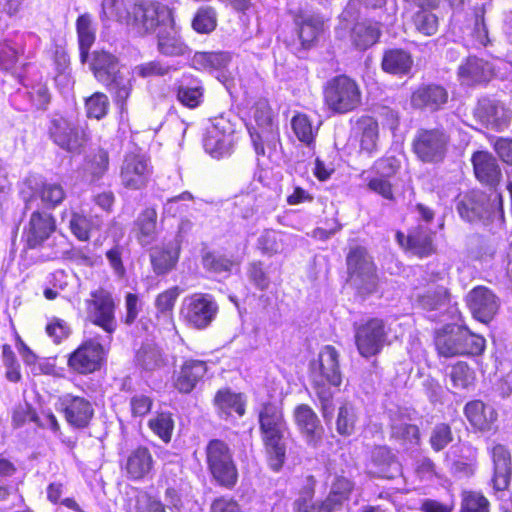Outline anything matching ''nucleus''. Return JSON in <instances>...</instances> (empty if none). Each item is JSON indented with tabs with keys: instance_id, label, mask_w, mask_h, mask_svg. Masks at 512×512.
Wrapping results in <instances>:
<instances>
[{
	"instance_id": "nucleus-3",
	"label": "nucleus",
	"mask_w": 512,
	"mask_h": 512,
	"mask_svg": "<svg viewBox=\"0 0 512 512\" xmlns=\"http://www.w3.org/2000/svg\"><path fill=\"white\" fill-rule=\"evenodd\" d=\"M238 123L239 119L234 115L212 118L203 136L205 152L215 159L231 156L238 140Z\"/></svg>"
},
{
	"instance_id": "nucleus-17",
	"label": "nucleus",
	"mask_w": 512,
	"mask_h": 512,
	"mask_svg": "<svg viewBox=\"0 0 512 512\" xmlns=\"http://www.w3.org/2000/svg\"><path fill=\"white\" fill-rule=\"evenodd\" d=\"M56 228V219L51 213L41 210L33 211L23 230L25 249L36 250L42 248L44 243L54 234Z\"/></svg>"
},
{
	"instance_id": "nucleus-8",
	"label": "nucleus",
	"mask_w": 512,
	"mask_h": 512,
	"mask_svg": "<svg viewBox=\"0 0 512 512\" xmlns=\"http://www.w3.org/2000/svg\"><path fill=\"white\" fill-rule=\"evenodd\" d=\"M349 276L361 294H371L376 291L378 277L376 266L366 248L352 247L346 257Z\"/></svg>"
},
{
	"instance_id": "nucleus-53",
	"label": "nucleus",
	"mask_w": 512,
	"mask_h": 512,
	"mask_svg": "<svg viewBox=\"0 0 512 512\" xmlns=\"http://www.w3.org/2000/svg\"><path fill=\"white\" fill-rule=\"evenodd\" d=\"M290 236L286 233L266 230L258 238V248L266 254L282 253L285 250V245L289 241Z\"/></svg>"
},
{
	"instance_id": "nucleus-1",
	"label": "nucleus",
	"mask_w": 512,
	"mask_h": 512,
	"mask_svg": "<svg viewBox=\"0 0 512 512\" xmlns=\"http://www.w3.org/2000/svg\"><path fill=\"white\" fill-rule=\"evenodd\" d=\"M313 388L321 405L322 417L328 425L334 414L333 387H339L342 374L339 366V353L335 347L325 345L321 348L317 359L310 363Z\"/></svg>"
},
{
	"instance_id": "nucleus-27",
	"label": "nucleus",
	"mask_w": 512,
	"mask_h": 512,
	"mask_svg": "<svg viewBox=\"0 0 512 512\" xmlns=\"http://www.w3.org/2000/svg\"><path fill=\"white\" fill-rule=\"evenodd\" d=\"M173 91L183 106L194 109L203 102L205 89L198 77L184 73L174 82Z\"/></svg>"
},
{
	"instance_id": "nucleus-51",
	"label": "nucleus",
	"mask_w": 512,
	"mask_h": 512,
	"mask_svg": "<svg viewBox=\"0 0 512 512\" xmlns=\"http://www.w3.org/2000/svg\"><path fill=\"white\" fill-rule=\"evenodd\" d=\"M291 127L300 142L308 148L314 147L319 125H313L311 118L304 113H297L291 119Z\"/></svg>"
},
{
	"instance_id": "nucleus-18",
	"label": "nucleus",
	"mask_w": 512,
	"mask_h": 512,
	"mask_svg": "<svg viewBox=\"0 0 512 512\" xmlns=\"http://www.w3.org/2000/svg\"><path fill=\"white\" fill-rule=\"evenodd\" d=\"M152 174V166L146 155L130 152L124 157L120 178L124 187L140 190L146 187Z\"/></svg>"
},
{
	"instance_id": "nucleus-55",
	"label": "nucleus",
	"mask_w": 512,
	"mask_h": 512,
	"mask_svg": "<svg viewBox=\"0 0 512 512\" xmlns=\"http://www.w3.org/2000/svg\"><path fill=\"white\" fill-rule=\"evenodd\" d=\"M354 488V483L344 476H336L331 485L328 497L325 499L331 509L334 511L348 500L350 493Z\"/></svg>"
},
{
	"instance_id": "nucleus-33",
	"label": "nucleus",
	"mask_w": 512,
	"mask_h": 512,
	"mask_svg": "<svg viewBox=\"0 0 512 512\" xmlns=\"http://www.w3.org/2000/svg\"><path fill=\"white\" fill-rule=\"evenodd\" d=\"M493 476L491 483L496 491L508 488L511 479V456L503 445H496L492 449Z\"/></svg>"
},
{
	"instance_id": "nucleus-47",
	"label": "nucleus",
	"mask_w": 512,
	"mask_h": 512,
	"mask_svg": "<svg viewBox=\"0 0 512 512\" xmlns=\"http://www.w3.org/2000/svg\"><path fill=\"white\" fill-rule=\"evenodd\" d=\"M315 484L314 476H306L300 495L294 502V510L296 512H333L326 500L320 504H315L312 501Z\"/></svg>"
},
{
	"instance_id": "nucleus-41",
	"label": "nucleus",
	"mask_w": 512,
	"mask_h": 512,
	"mask_svg": "<svg viewBox=\"0 0 512 512\" xmlns=\"http://www.w3.org/2000/svg\"><path fill=\"white\" fill-rule=\"evenodd\" d=\"M391 437L402 440L405 443L417 444L419 441V428L416 425L408 423L406 411L397 408L395 411H389Z\"/></svg>"
},
{
	"instance_id": "nucleus-26",
	"label": "nucleus",
	"mask_w": 512,
	"mask_h": 512,
	"mask_svg": "<svg viewBox=\"0 0 512 512\" xmlns=\"http://www.w3.org/2000/svg\"><path fill=\"white\" fill-rule=\"evenodd\" d=\"M208 371L205 361L188 359L174 373V387L182 394H189L203 382Z\"/></svg>"
},
{
	"instance_id": "nucleus-12",
	"label": "nucleus",
	"mask_w": 512,
	"mask_h": 512,
	"mask_svg": "<svg viewBox=\"0 0 512 512\" xmlns=\"http://www.w3.org/2000/svg\"><path fill=\"white\" fill-rule=\"evenodd\" d=\"M399 169L400 161L395 156H385L376 160L370 171L373 175L365 177L368 189L383 199L394 202L392 179Z\"/></svg>"
},
{
	"instance_id": "nucleus-62",
	"label": "nucleus",
	"mask_w": 512,
	"mask_h": 512,
	"mask_svg": "<svg viewBox=\"0 0 512 512\" xmlns=\"http://www.w3.org/2000/svg\"><path fill=\"white\" fill-rule=\"evenodd\" d=\"M429 9L421 8L413 17L416 29L426 36L435 34L438 29V19Z\"/></svg>"
},
{
	"instance_id": "nucleus-36",
	"label": "nucleus",
	"mask_w": 512,
	"mask_h": 512,
	"mask_svg": "<svg viewBox=\"0 0 512 512\" xmlns=\"http://www.w3.org/2000/svg\"><path fill=\"white\" fill-rule=\"evenodd\" d=\"M360 152L372 157L379 151V126L371 116H361L356 122Z\"/></svg>"
},
{
	"instance_id": "nucleus-22",
	"label": "nucleus",
	"mask_w": 512,
	"mask_h": 512,
	"mask_svg": "<svg viewBox=\"0 0 512 512\" xmlns=\"http://www.w3.org/2000/svg\"><path fill=\"white\" fill-rule=\"evenodd\" d=\"M249 135L259 162L267 159L277 162L282 156L279 129L254 130L250 128Z\"/></svg>"
},
{
	"instance_id": "nucleus-9",
	"label": "nucleus",
	"mask_w": 512,
	"mask_h": 512,
	"mask_svg": "<svg viewBox=\"0 0 512 512\" xmlns=\"http://www.w3.org/2000/svg\"><path fill=\"white\" fill-rule=\"evenodd\" d=\"M218 310V304L211 294L194 293L183 299L180 317L189 327L203 330L215 320Z\"/></svg>"
},
{
	"instance_id": "nucleus-42",
	"label": "nucleus",
	"mask_w": 512,
	"mask_h": 512,
	"mask_svg": "<svg viewBox=\"0 0 512 512\" xmlns=\"http://www.w3.org/2000/svg\"><path fill=\"white\" fill-rule=\"evenodd\" d=\"M36 197L41 199L44 207L54 209L63 202L66 194L61 184L43 181L37 185L33 194L24 199L25 210L31 209L32 201Z\"/></svg>"
},
{
	"instance_id": "nucleus-32",
	"label": "nucleus",
	"mask_w": 512,
	"mask_h": 512,
	"mask_svg": "<svg viewBox=\"0 0 512 512\" xmlns=\"http://www.w3.org/2000/svg\"><path fill=\"white\" fill-rule=\"evenodd\" d=\"M157 48L162 55L169 57L185 56L190 51L172 24V20L158 30Z\"/></svg>"
},
{
	"instance_id": "nucleus-25",
	"label": "nucleus",
	"mask_w": 512,
	"mask_h": 512,
	"mask_svg": "<svg viewBox=\"0 0 512 512\" xmlns=\"http://www.w3.org/2000/svg\"><path fill=\"white\" fill-rule=\"evenodd\" d=\"M395 21V13L385 12L379 15L375 23L359 22L356 23L351 31V39L356 48L365 50L374 45L380 37L381 26H390Z\"/></svg>"
},
{
	"instance_id": "nucleus-19",
	"label": "nucleus",
	"mask_w": 512,
	"mask_h": 512,
	"mask_svg": "<svg viewBox=\"0 0 512 512\" xmlns=\"http://www.w3.org/2000/svg\"><path fill=\"white\" fill-rule=\"evenodd\" d=\"M366 472L374 478L394 479L402 473L397 455L387 446L371 449L365 464Z\"/></svg>"
},
{
	"instance_id": "nucleus-23",
	"label": "nucleus",
	"mask_w": 512,
	"mask_h": 512,
	"mask_svg": "<svg viewBox=\"0 0 512 512\" xmlns=\"http://www.w3.org/2000/svg\"><path fill=\"white\" fill-rule=\"evenodd\" d=\"M474 116L484 126L501 131L510 121V112L498 100L484 97L479 99Z\"/></svg>"
},
{
	"instance_id": "nucleus-7",
	"label": "nucleus",
	"mask_w": 512,
	"mask_h": 512,
	"mask_svg": "<svg viewBox=\"0 0 512 512\" xmlns=\"http://www.w3.org/2000/svg\"><path fill=\"white\" fill-rule=\"evenodd\" d=\"M171 11L166 5L142 1L131 6L126 26L135 34L144 36L171 21Z\"/></svg>"
},
{
	"instance_id": "nucleus-49",
	"label": "nucleus",
	"mask_w": 512,
	"mask_h": 512,
	"mask_svg": "<svg viewBox=\"0 0 512 512\" xmlns=\"http://www.w3.org/2000/svg\"><path fill=\"white\" fill-rule=\"evenodd\" d=\"M135 364L138 368L151 372L164 366V358L159 347L152 342H145L136 351Z\"/></svg>"
},
{
	"instance_id": "nucleus-40",
	"label": "nucleus",
	"mask_w": 512,
	"mask_h": 512,
	"mask_svg": "<svg viewBox=\"0 0 512 512\" xmlns=\"http://www.w3.org/2000/svg\"><path fill=\"white\" fill-rule=\"evenodd\" d=\"M180 253L178 240L166 243L163 247H156L150 253L153 271L157 275H165L177 264Z\"/></svg>"
},
{
	"instance_id": "nucleus-11",
	"label": "nucleus",
	"mask_w": 512,
	"mask_h": 512,
	"mask_svg": "<svg viewBox=\"0 0 512 512\" xmlns=\"http://www.w3.org/2000/svg\"><path fill=\"white\" fill-rule=\"evenodd\" d=\"M411 299L413 305L434 322L445 321L448 314L454 313V308L450 306L449 293L443 286L417 290L413 292Z\"/></svg>"
},
{
	"instance_id": "nucleus-13",
	"label": "nucleus",
	"mask_w": 512,
	"mask_h": 512,
	"mask_svg": "<svg viewBox=\"0 0 512 512\" xmlns=\"http://www.w3.org/2000/svg\"><path fill=\"white\" fill-rule=\"evenodd\" d=\"M116 304L111 293L98 289V327L102 328L106 335L98 340V371L101 370L103 362L109 351L112 342V334L117 328L115 318Z\"/></svg>"
},
{
	"instance_id": "nucleus-24",
	"label": "nucleus",
	"mask_w": 512,
	"mask_h": 512,
	"mask_svg": "<svg viewBox=\"0 0 512 512\" xmlns=\"http://www.w3.org/2000/svg\"><path fill=\"white\" fill-rule=\"evenodd\" d=\"M294 421L306 443L315 448L323 438L324 429L314 410L307 404H300L294 409Z\"/></svg>"
},
{
	"instance_id": "nucleus-50",
	"label": "nucleus",
	"mask_w": 512,
	"mask_h": 512,
	"mask_svg": "<svg viewBox=\"0 0 512 512\" xmlns=\"http://www.w3.org/2000/svg\"><path fill=\"white\" fill-rule=\"evenodd\" d=\"M16 79L20 84L27 88V97L30 103L37 110H46L51 102V93L46 80L41 77L35 83L26 85L24 83V76L17 74Z\"/></svg>"
},
{
	"instance_id": "nucleus-2",
	"label": "nucleus",
	"mask_w": 512,
	"mask_h": 512,
	"mask_svg": "<svg viewBox=\"0 0 512 512\" xmlns=\"http://www.w3.org/2000/svg\"><path fill=\"white\" fill-rule=\"evenodd\" d=\"M258 418L270 466L274 471H279L286 457L287 425L282 410L277 404L267 402L261 406Z\"/></svg>"
},
{
	"instance_id": "nucleus-34",
	"label": "nucleus",
	"mask_w": 512,
	"mask_h": 512,
	"mask_svg": "<svg viewBox=\"0 0 512 512\" xmlns=\"http://www.w3.org/2000/svg\"><path fill=\"white\" fill-rule=\"evenodd\" d=\"M396 238L402 246L406 243V248L420 257L428 256L434 251L432 232L423 226L411 230L407 236L397 232Z\"/></svg>"
},
{
	"instance_id": "nucleus-39",
	"label": "nucleus",
	"mask_w": 512,
	"mask_h": 512,
	"mask_svg": "<svg viewBox=\"0 0 512 512\" xmlns=\"http://www.w3.org/2000/svg\"><path fill=\"white\" fill-rule=\"evenodd\" d=\"M68 366L79 374H89L96 370V342L84 341L68 357Z\"/></svg>"
},
{
	"instance_id": "nucleus-46",
	"label": "nucleus",
	"mask_w": 512,
	"mask_h": 512,
	"mask_svg": "<svg viewBox=\"0 0 512 512\" xmlns=\"http://www.w3.org/2000/svg\"><path fill=\"white\" fill-rule=\"evenodd\" d=\"M413 63V58L408 51L394 48L385 51L381 65L382 69L389 74L406 76L411 72Z\"/></svg>"
},
{
	"instance_id": "nucleus-64",
	"label": "nucleus",
	"mask_w": 512,
	"mask_h": 512,
	"mask_svg": "<svg viewBox=\"0 0 512 512\" xmlns=\"http://www.w3.org/2000/svg\"><path fill=\"white\" fill-rule=\"evenodd\" d=\"M453 441L451 428L446 423L436 424L430 434L429 443L435 452L442 451Z\"/></svg>"
},
{
	"instance_id": "nucleus-29",
	"label": "nucleus",
	"mask_w": 512,
	"mask_h": 512,
	"mask_svg": "<svg viewBox=\"0 0 512 512\" xmlns=\"http://www.w3.org/2000/svg\"><path fill=\"white\" fill-rule=\"evenodd\" d=\"M447 101L448 91L438 84L422 85L411 96V104L414 108L431 112L440 110Z\"/></svg>"
},
{
	"instance_id": "nucleus-38",
	"label": "nucleus",
	"mask_w": 512,
	"mask_h": 512,
	"mask_svg": "<svg viewBox=\"0 0 512 512\" xmlns=\"http://www.w3.org/2000/svg\"><path fill=\"white\" fill-rule=\"evenodd\" d=\"M218 415L224 420L242 417L245 414V402L242 395L228 388L220 389L214 397Z\"/></svg>"
},
{
	"instance_id": "nucleus-14",
	"label": "nucleus",
	"mask_w": 512,
	"mask_h": 512,
	"mask_svg": "<svg viewBox=\"0 0 512 512\" xmlns=\"http://www.w3.org/2000/svg\"><path fill=\"white\" fill-rule=\"evenodd\" d=\"M448 140L442 128L419 129L413 139V151L423 162H438L446 153Z\"/></svg>"
},
{
	"instance_id": "nucleus-28",
	"label": "nucleus",
	"mask_w": 512,
	"mask_h": 512,
	"mask_svg": "<svg viewBox=\"0 0 512 512\" xmlns=\"http://www.w3.org/2000/svg\"><path fill=\"white\" fill-rule=\"evenodd\" d=\"M493 74L491 63L476 56H469L458 68V77L462 85L475 86L487 83Z\"/></svg>"
},
{
	"instance_id": "nucleus-54",
	"label": "nucleus",
	"mask_w": 512,
	"mask_h": 512,
	"mask_svg": "<svg viewBox=\"0 0 512 512\" xmlns=\"http://www.w3.org/2000/svg\"><path fill=\"white\" fill-rule=\"evenodd\" d=\"M233 266L234 261L225 254L213 251L203 256V267L217 276L228 277Z\"/></svg>"
},
{
	"instance_id": "nucleus-20",
	"label": "nucleus",
	"mask_w": 512,
	"mask_h": 512,
	"mask_svg": "<svg viewBox=\"0 0 512 512\" xmlns=\"http://www.w3.org/2000/svg\"><path fill=\"white\" fill-rule=\"evenodd\" d=\"M131 6L128 7L124 0H102L101 22L103 41L115 40L123 24L126 25Z\"/></svg>"
},
{
	"instance_id": "nucleus-59",
	"label": "nucleus",
	"mask_w": 512,
	"mask_h": 512,
	"mask_svg": "<svg viewBox=\"0 0 512 512\" xmlns=\"http://www.w3.org/2000/svg\"><path fill=\"white\" fill-rule=\"evenodd\" d=\"M148 426L163 442H170L174 430V420L171 413H157L148 421Z\"/></svg>"
},
{
	"instance_id": "nucleus-6",
	"label": "nucleus",
	"mask_w": 512,
	"mask_h": 512,
	"mask_svg": "<svg viewBox=\"0 0 512 512\" xmlns=\"http://www.w3.org/2000/svg\"><path fill=\"white\" fill-rule=\"evenodd\" d=\"M208 471L222 487L232 489L238 481V469L233 451L223 440L212 439L205 448Z\"/></svg>"
},
{
	"instance_id": "nucleus-35",
	"label": "nucleus",
	"mask_w": 512,
	"mask_h": 512,
	"mask_svg": "<svg viewBox=\"0 0 512 512\" xmlns=\"http://www.w3.org/2000/svg\"><path fill=\"white\" fill-rule=\"evenodd\" d=\"M230 61L228 52H196L191 60L195 69L215 74L221 81L226 78L225 71Z\"/></svg>"
},
{
	"instance_id": "nucleus-43",
	"label": "nucleus",
	"mask_w": 512,
	"mask_h": 512,
	"mask_svg": "<svg viewBox=\"0 0 512 512\" xmlns=\"http://www.w3.org/2000/svg\"><path fill=\"white\" fill-rule=\"evenodd\" d=\"M300 43L304 49L311 48L323 31V21L315 15L299 14L294 19Z\"/></svg>"
},
{
	"instance_id": "nucleus-10",
	"label": "nucleus",
	"mask_w": 512,
	"mask_h": 512,
	"mask_svg": "<svg viewBox=\"0 0 512 512\" xmlns=\"http://www.w3.org/2000/svg\"><path fill=\"white\" fill-rule=\"evenodd\" d=\"M324 99L329 109L344 114L360 104L361 93L355 81L340 75L328 81L324 89Z\"/></svg>"
},
{
	"instance_id": "nucleus-31",
	"label": "nucleus",
	"mask_w": 512,
	"mask_h": 512,
	"mask_svg": "<svg viewBox=\"0 0 512 512\" xmlns=\"http://www.w3.org/2000/svg\"><path fill=\"white\" fill-rule=\"evenodd\" d=\"M463 326L447 324L435 333V346L440 356H461V341L463 340Z\"/></svg>"
},
{
	"instance_id": "nucleus-52",
	"label": "nucleus",
	"mask_w": 512,
	"mask_h": 512,
	"mask_svg": "<svg viewBox=\"0 0 512 512\" xmlns=\"http://www.w3.org/2000/svg\"><path fill=\"white\" fill-rule=\"evenodd\" d=\"M270 130L279 129L273 117L272 110L266 100H259L253 107V121L247 124V130Z\"/></svg>"
},
{
	"instance_id": "nucleus-44",
	"label": "nucleus",
	"mask_w": 512,
	"mask_h": 512,
	"mask_svg": "<svg viewBox=\"0 0 512 512\" xmlns=\"http://www.w3.org/2000/svg\"><path fill=\"white\" fill-rule=\"evenodd\" d=\"M464 412L470 424L481 431L490 430L497 417L494 408L480 400L468 402Z\"/></svg>"
},
{
	"instance_id": "nucleus-15",
	"label": "nucleus",
	"mask_w": 512,
	"mask_h": 512,
	"mask_svg": "<svg viewBox=\"0 0 512 512\" xmlns=\"http://www.w3.org/2000/svg\"><path fill=\"white\" fill-rule=\"evenodd\" d=\"M49 135L52 141L70 153L80 154L89 142L85 130L70 123L63 117L51 121Z\"/></svg>"
},
{
	"instance_id": "nucleus-48",
	"label": "nucleus",
	"mask_w": 512,
	"mask_h": 512,
	"mask_svg": "<svg viewBox=\"0 0 512 512\" xmlns=\"http://www.w3.org/2000/svg\"><path fill=\"white\" fill-rule=\"evenodd\" d=\"M137 239L143 246L151 245L157 238V211L153 207H147L135 221Z\"/></svg>"
},
{
	"instance_id": "nucleus-58",
	"label": "nucleus",
	"mask_w": 512,
	"mask_h": 512,
	"mask_svg": "<svg viewBox=\"0 0 512 512\" xmlns=\"http://www.w3.org/2000/svg\"><path fill=\"white\" fill-rule=\"evenodd\" d=\"M130 510L134 512H166L164 504L145 491L136 490L131 499Z\"/></svg>"
},
{
	"instance_id": "nucleus-45",
	"label": "nucleus",
	"mask_w": 512,
	"mask_h": 512,
	"mask_svg": "<svg viewBox=\"0 0 512 512\" xmlns=\"http://www.w3.org/2000/svg\"><path fill=\"white\" fill-rule=\"evenodd\" d=\"M63 413L66 421L76 427H86L93 417L91 404L82 397H73L65 403Z\"/></svg>"
},
{
	"instance_id": "nucleus-4",
	"label": "nucleus",
	"mask_w": 512,
	"mask_h": 512,
	"mask_svg": "<svg viewBox=\"0 0 512 512\" xmlns=\"http://www.w3.org/2000/svg\"><path fill=\"white\" fill-rule=\"evenodd\" d=\"M456 210L466 222H484L503 215L502 197L497 192L488 195L480 190H471L459 194Z\"/></svg>"
},
{
	"instance_id": "nucleus-57",
	"label": "nucleus",
	"mask_w": 512,
	"mask_h": 512,
	"mask_svg": "<svg viewBox=\"0 0 512 512\" xmlns=\"http://www.w3.org/2000/svg\"><path fill=\"white\" fill-rule=\"evenodd\" d=\"M1 357L5 367L6 380L15 384L21 382L23 378L21 365L11 345L3 344L1 346Z\"/></svg>"
},
{
	"instance_id": "nucleus-16",
	"label": "nucleus",
	"mask_w": 512,
	"mask_h": 512,
	"mask_svg": "<svg viewBox=\"0 0 512 512\" xmlns=\"http://www.w3.org/2000/svg\"><path fill=\"white\" fill-rule=\"evenodd\" d=\"M387 340L384 321L372 318L355 327V343L361 356L369 358L383 349Z\"/></svg>"
},
{
	"instance_id": "nucleus-56",
	"label": "nucleus",
	"mask_w": 512,
	"mask_h": 512,
	"mask_svg": "<svg viewBox=\"0 0 512 512\" xmlns=\"http://www.w3.org/2000/svg\"><path fill=\"white\" fill-rule=\"evenodd\" d=\"M358 415L356 408L350 403H344L338 409L336 431L339 435L348 437L354 433Z\"/></svg>"
},
{
	"instance_id": "nucleus-60",
	"label": "nucleus",
	"mask_w": 512,
	"mask_h": 512,
	"mask_svg": "<svg viewBox=\"0 0 512 512\" xmlns=\"http://www.w3.org/2000/svg\"><path fill=\"white\" fill-rule=\"evenodd\" d=\"M217 25L216 12L211 7H202L198 9L193 20V29L201 34H208L212 32Z\"/></svg>"
},
{
	"instance_id": "nucleus-63",
	"label": "nucleus",
	"mask_w": 512,
	"mask_h": 512,
	"mask_svg": "<svg viewBox=\"0 0 512 512\" xmlns=\"http://www.w3.org/2000/svg\"><path fill=\"white\" fill-rule=\"evenodd\" d=\"M450 380L455 389H467L473 384L474 372L464 362H458L450 371Z\"/></svg>"
},
{
	"instance_id": "nucleus-21",
	"label": "nucleus",
	"mask_w": 512,
	"mask_h": 512,
	"mask_svg": "<svg viewBox=\"0 0 512 512\" xmlns=\"http://www.w3.org/2000/svg\"><path fill=\"white\" fill-rule=\"evenodd\" d=\"M466 301L473 317L485 324L495 317L500 307L499 298L485 286L473 288L468 293Z\"/></svg>"
},
{
	"instance_id": "nucleus-30",
	"label": "nucleus",
	"mask_w": 512,
	"mask_h": 512,
	"mask_svg": "<svg viewBox=\"0 0 512 512\" xmlns=\"http://www.w3.org/2000/svg\"><path fill=\"white\" fill-rule=\"evenodd\" d=\"M477 180L488 186H496L501 177L497 159L487 151H476L471 158Z\"/></svg>"
},
{
	"instance_id": "nucleus-5",
	"label": "nucleus",
	"mask_w": 512,
	"mask_h": 512,
	"mask_svg": "<svg viewBox=\"0 0 512 512\" xmlns=\"http://www.w3.org/2000/svg\"><path fill=\"white\" fill-rule=\"evenodd\" d=\"M98 81L106 86L122 109L131 92V78L122 71L118 58L104 48H98Z\"/></svg>"
},
{
	"instance_id": "nucleus-37",
	"label": "nucleus",
	"mask_w": 512,
	"mask_h": 512,
	"mask_svg": "<svg viewBox=\"0 0 512 512\" xmlns=\"http://www.w3.org/2000/svg\"><path fill=\"white\" fill-rule=\"evenodd\" d=\"M153 463V457L149 449L139 446L128 454L124 470L129 479L141 480L150 474Z\"/></svg>"
},
{
	"instance_id": "nucleus-61",
	"label": "nucleus",
	"mask_w": 512,
	"mask_h": 512,
	"mask_svg": "<svg viewBox=\"0 0 512 512\" xmlns=\"http://www.w3.org/2000/svg\"><path fill=\"white\" fill-rule=\"evenodd\" d=\"M462 335L463 340L461 341V356H478L484 352L486 341L482 336L472 333L466 327H463Z\"/></svg>"
}]
</instances>
